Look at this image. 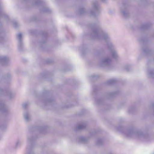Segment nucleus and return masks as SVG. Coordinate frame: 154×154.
Masks as SVG:
<instances>
[{
	"mask_svg": "<svg viewBox=\"0 0 154 154\" xmlns=\"http://www.w3.org/2000/svg\"><path fill=\"white\" fill-rule=\"evenodd\" d=\"M24 117L26 121H28L29 120L30 117L28 113L26 112L24 114Z\"/></svg>",
	"mask_w": 154,
	"mask_h": 154,
	"instance_id": "obj_11",
	"label": "nucleus"
},
{
	"mask_svg": "<svg viewBox=\"0 0 154 154\" xmlns=\"http://www.w3.org/2000/svg\"><path fill=\"white\" fill-rule=\"evenodd\" d=\"M8 95L9 97V98L11 99L14 96V95L12 94L11 92H9L8 94Z\"/></svg>",
	"mask_w": 154,
	"mask_h": 154,
	"instance_id": "obj_16",
	"label": "nucleus"
},
{
	"mask_svg": "<svg viewBox=\"0 0 154 154\" xmlns=\"http://www.w3.org/2000/svg\"><path fill=\"white\" fill-rule=\"evenodd\" d=\"M112 54L113 57L114 58H116L118 56L117 52L115 50H114L112 51Z\"/></svg>",
	"mask_w": 154,
	"mask_h": 154,
	"instance_id": "obj_12",
	"label": "nucleus"
},
{
	"mask_svg": "<svg viewBox=\"0 0 154 154\" xmlns=\"http://www.w3.org/2000/svg\"><path fill=\"white\" fill-rule=\"evenodd\" d=\"M92 8L91 11V14L93 16H95L98 14L100 11V9L97 1H94L92 2Z\"/></svg>",
	"mask_w": 154,
	"mask_h": 154,
	"instance_id": "obj_3",
	"label": "nucleus"
},
{
	"mask_svg": "<svg viewBox=\"0 0 154 154\" xmlns=\"http://www.w3.org/2000/svg\"><path fill=\"white\" fill-rule=\"evenodd\" d=\"M28 106V104L26 103L23 104V106L24 108H26Z\"/></svg>",
	"mask_w": 154,
	"mask_h": 154,
	"instance_id": "obj_18",
	"label": "nucleus"
},
{
	"mask_svg": "<svg viewBox=\"0 0 154 154\" xmlns=\"http://www.w3.org/2000/svg\"><path fill=\"white\" fill-rule=\"evenodd\" d=\"M17 24L16 23H14V27H17Z\"/></svg>",
	"mask_w": 154,
	"mask_h": 154,
	"instance_id": "obj_22",
	"label": "nucleus"
},
{
	"mask_svg": "<svg viewBox=\"0 0 154 154\" xmlns=\"http://www.w3.org/2000/svg\"><path fill=\"white\" fill-rule=\"evenodd\" d=\"M111 60L109 57H106L99 62V64L101 66H105L109 65L111 63Z\"/></svg>",
	"mask_w": 154,
	"mask_h": 154,
	"instance_id": "obj_4",
	"label": "nucleus"
},
{
	"mask_svg": "<svg viewBox=\"0 0 154 154\" xmlns=\"http://www.w3.org/2000/svg\"><path fill=\"white\" fill-rule=\"evenodd\" d=\"M152 74H154V72H153L152 71H151L149 72V75L150 77H152Z\"/></svg>",
	"mask_w": 154,
	"mask_h": 154,
	"instance_id": "obj_19",
	"label": "nucleus"
},
{
	"mask_svg": "<svg viewBox=\"0 0 154 154\" xmlns=\"http://www.w3.org/2000/svg\"><path fill=\"white\" fill-rule=\"evenodd\" d=\"M98 141H100V140H98Z\"/></svg>",
	"mask_w": 154,
	"mask_h": 154,
	"instance_id": "obj_27",
	"label": "nucleus"
},
{
	"mask_svg": "<svg viewBox=\"0 0 154 154\" xmlns=\"http://www.w3.org/2000/svg\"><path fill=\"white\" fill-rule=\"evenodd\" d=\"M21 144V142L20 141H18L16 143V146H17L19 145H20Z\"/></svg>",
	"mask_w": 154,
	"mask_h": 154,
	"instance_id": "obj_20",
	"label": "nucleus"
},
{
	"mask_svg": "<svg viewBox=\"0 0 154 154\" xmlns=\"http://www.w3.org/2000/svg\"><path fill=\"white\" fill-rule=\"evenodd\" d=\"M39 1V0H36V1L35 2L34 4L35 5L36 4L38 3V1Z\"/></svg>",
	"mask_w": 154,
	"mask_h": 154,
	"instance_id": "obj_21",
	"label": "nucleus"
},
{
	"mask_svg": "<svg viewBox=\"0 0 154 154\" xmlns=\"http://www.w3.org/2000/svg\"><path fill=\"white\" fill-rule=\"evenodd\" d=\"M98 102H97V104H98V103L99 104V103H100L99 102L100 101V100H98Z\"/></svg>",
	"mask_w": 154,
	"mask_h": 154,
	"instance_id": "obj_24",
	"label": "nucleus"
},
{
	"mask_svg": "<svg viewBox=\"0 0 154 154\" xmlns=\"http://www.w3.org/2000/svg\"><path fill=\"white\" fill-rule=\"evenodd\" d=\"M34 140V139L33 137H31L30 138H28V141L30 143L31 142V141H33Z\"/></svg>",
	"mask_w": 154,
	"mask_h": 154,
	"instance_id": "obj_17",
	"label": "nucleus"
},
{
	"mask_svg": "<svg viewBox=\"0 0 154 154\" xmlns=\"http://www.w3.org/2000/svg\"><path fill=\"white\" fill-rule=\"evenodd\" d=\"M4 40V37L3 36L2 33H0V42L2 43Z\"/></svg>",
	"mask_w": 154,
	"mask_h": 154,
	"instance_id": "obj_13",
	"label": "nucleus"
},
{
	"mask_svg": "<svg viewBox=\"0 0 154 154\" xmlns=\"http://www.w3.org/2000/svg\"><path fill=\"white\" fill-rule=\"evenodd\" d=\"M0 109L3 112H5L8 111L9 109L2 101H0Z\"/></svg>",
	"mask_w": 154,
	"mask_h": 154,
	"instance_id": "obj_6",
	"label": "nucleus"
},
{
	"mask_svg": "<svg viewBox=\"0 0 154 154\" xmlns=\"http://www.w3.org/2000/svg\"><path fill=\"white\" fill-rule=\"evenodd\" d=\"M119 130L124 131V133L126 136L129 137H133L141 140H146L148 137L147 135L143 134L141 131H135L133 129L126 130L122 127H120Z\"/></svg>",
	"mask_w": 154,
	"mask_h": 154,
	"instance_id": "obj_2",
	"label": "nucleus"
},
{
	"mask_svg": "<svg viewBox=\"0 0 154 154\" xmlns=\"http://www.w3.org/2000/svg\"><path fill=\"white\" fill-rule=\"evenodd\" d=\"M22 34L21 33H19L17 35V38L18 41V47L19 50H21L22 46L23 43L22 42Z\"/></svg>",
	"mask_w": 154,
	"mask_h": 154,
	"instance_id": "obj_7",
	"label": "nucleus"
},
{
	"mask_svg": "<svg viewBox=\"0 0 154 154\" xmlns=\"http://www.w3.org/2000/svg\"><path fill=\"white\" fill-rule=\"evenodd\" d=\"M144 26L145 27L143 28H146L147 27V26L146 25H144Z\"/></svg>",
	"mask_w": 154,
	"mask_h": 154,
	"instance_id": "obj_23",
	"label": "nucleus"
},
{
	"mask_svg": "<svg viewBox=\"0 0 154 154\" xmlns=\"http://www.w3.org/2000/svg\"><path fill=\"white\" fill-rule=\"evenodd\" d=\"M116 81V80L114 79H112L109 80L108 82V84H112L115 83Z\"/></svg>",
	"mask_w": 154,
	"mask_h": 154,
	"instance_id": "obj_14",
	"label": "nucleus"
},
{
	"mask_svg": "<svg viewBox=\"0 0 154 154\" xmlns=\"http://www.w3.org/2000/svg\"><path fill=\"white\" fill-rule=\"evenodd\" d=\"M98 145H99V143H98Z\"/></svg>",
	"mask_w": 154,
	"mask_h": 154,
	"instance_id": "obj_28",
	"label": "nucleus"
},
{
	"mask_svg": "<svg viewBox=\"0 0 154 154\" xmlns=\"http://www.w3.org/2000/svg\"><path fill=\"white\" fill-rule=\"evenodd\" d=\"M144 52H147L146 51V50H144Z\"/></svg>",
	"mask_w": 154,
	"mask_h": 154,
	"instance_id": "obj_25",
	"label": "nucleus"
},
{
	"mask_svg": "<svg viewBox=\"0 0 154 154\" xmlns=\"http://www.w3.org/2000/svg\"><path fill=\"white\" fill-rule=\"evenodd\" d=\"M85 124L82 123L79 124L77 128V130H81L84 128L85 127Z\"/></svg>",
	"mask_w": 154,
	"mask_h": 154,
	"instance_id": "obj_9",
	"label": "nucleus"
},
{
	"mask_svg": "<svg viewBox=\"0 0 154 154\" xmlns=\"http://www.w3.org/2000/svg\"><path fill=\"white\" fill-rule=\"evenodd\" d=\"M85 12V11L83 8H81L79 10V13L80 14H84Z\"/></svg>",
	"mask_w": 154,
	"mask_h": 154,
	"instance_id": "obj_15",
	"label": "nucleus"
},
{
	"mask_svg": "<svg viewBox=\"0 0 154 154\" xmlns=\"http://www.w3.org/2000/svg\"><path fill=\"white\" fill-rule=\"evenodd\" d=\"M9 59L8 57L6 56H0V63L4 64L8 62Z\"/></svg>",
	"mask_w": 154,
	"mask_h": 154,
	"instance_id": "obj_8",
	"label": "nucleus"
},
{
	"mask_svg": "<svg viewBox=\"0 0 154 154\" xmlns=\"http://www.w3.org/2000/svg\"><path fill=\"white\" fill-rule=\"evenodd\" d=\"M80 142L84 143H87L88 141V139L85 137H81L80 138Z\"/></svg>",
	"mask_w": 154,
	"mask_h": 154,
	"instance_id": "obj_10",
	"label": "nucleus"
},
{
	"mask_svg": "<svg viewBox=\"0 0 154 154\" xmlns=\"http://www.w3.org/2000/svg\"><path fill=\"white\" fill-rule=\"evenodd\" d=\"M93 35L95 39L100 41L104 40L107 43L109 47L113 46L107 33L100 29L97 26H94L93 29Z\"/></svg>",
	"mask_w": 154,
	"mask_h": 154,
	"instance_id": "obj_1",
	"label": "nucleus"
},
{
	"mask_svg": "<svg viewBox=\"0 0 154 154\" xmlns=\"http://www.w3.org/2000/svg\"><path fill=\"white\" fill-rule=\"evenodd\" d=\"M103 1H105V0H102Z\"/></svg>",
	"mask_w": 154,
	"mask_h": 154,
	"instance_id": "obj_26",
	"label": "nucleus"
},
{
	"mask_svg": "<svg viewBox=\"0 0 154 154\" xmlns=\"http://www.w3.org/2000/svg\"><path fill=\"white\" fill-rule=\"evenodd\" d=\"M120 11L122 15L124 17H127L128 14V11L126 6L123 5L121 7L120 9Z\"/></svg>",
	"mask_w": 154,
	"mask_h": 154,
	"instance_id": "obj_5",
	"label": "nucleus"
}]
</instances>
